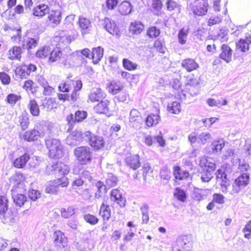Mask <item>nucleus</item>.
<instances>
[{
  "mask_svg": "<svg viewBox=\"0 0 251 251\" xmlns=\"http://www.w3.org/2000/svg\"><path fill=\"white\" fill-rule=\"evenodd\" d=\"M46 145L50 157L59 158L63 156V146L58 139L49 137L46 140Z\"/></svg>",
  "mask_w": 251,
  "mask_h": 251,
  "instance_id": "nucleus-1",
  "label": "nucleus"
},
{
  "mask_svg": "<svg viewBox=\"0 0 251 251\" xmlns=\"http://www.w3.org/2000/svg\"><path fill=\"white\" fill-rule=\"evenodd\" d=\"M25 191L23 182H19L14 185L11 192L14 202L16 205L22 206L26 201V197L24 194Z\"/></svg>",
  "mask_w": 251,
  "mask_h": 251,
  "instance_id": "nucleus-2",
  "label": "nucleus"
},
{
  "mask_svg": "<svg viewBox=\"0 0 251 251\" xmlns=\"http://www.w3.org/2000/svg\"><path fill=\"white\" fill-rule=\"evenodd\" d=\"M74 152L77 160L81 164H87L92 160L93 152L87 146L77 147L74 150Z\"/></svg>",
  "mask_w": 251,
  "mask_h": 251,
  "instance_id": "nucleus-3",
  "label": "nucleus"
},
{
  "mask_svg": "<svg viewBox=\"0 0 251 251\" xmlns=\"http://www.w3.org/2000/svg\"><path fill=\"white\" fill-rule=\"evenodd\" d=\"M39 130L35 129L26 131L23 135V138L28 141H33L37 140L39 138L44 137L46 134L49 127L46 125L39 127L36 126Z\"/></svg>",
  "mask_w": 251,
  "mask_h": 251,
  "instance_id": "nucleus-4",
  "label": "nucleus"
},
{
  "mask_svg": "<svg viewBox=\"0 0 251 251\" xmlns=\"http://www.w3.org/2000/svg\"><path fill=\"white\" fill-rule=\"evenodd\" d=\"M249 178L250 176L247 174H243L240 176L233 183L230 194L234 195L239 193L242 189L248 184Z\"/></svg>",
  "mask_w": 251,
  "mask_h": 251,
  "instance_id": "nucleus-5",
  "label": "nucleus"
},
{
  "mask_svg": "<svg viewBox=\"0 0 251 251\" xmlns=\"http://www.w3.org/2000/svg\"><path fill=\"white\" fill-rule=\"evenodd\" d=\"M69 171V167L60 162L53 163L52 164L48 165L46 169V174L48 175L58 173L60 175H65L68 174Z\"/></svg>",
  "mask_w": 251,
  "mask_h": 251,
  "instance_id": "nucleus-6",
  "label": "nucleus"
},
{
  "mask_svg": "<svg viewBox=\"0 0 251 251\" xmlns=\"http://www.w3.org/2000/svg\"><path fill=\"white\" fill-rule=\"evenodd\" d=\"M84 135L89 140L90 145L96 149H99L103 147L104 145L103 139L102 137L96 136L90 131H86Z\"/></svg>",
  "mask_w": 251,
  "mask_h": 251,
  "instance_id": "nucleus-7",
  "label": "nucleus"
},
{
  "mask_svg": "<svg viewBox=\"0 0 251 251\" xmlns=\"http://www.w3.org/2000/svg\"><path fill=\"white\" fill-rule=\"evenodd\" d=\"M208 8L207 0H198L192 10L195 15L203 16L207 12Z\"/></svg>",
  "mask_w": 251,
  "mask_h": 251,
  "instance_id": "nucleus-8",
  "label": "nucleus"
},
{
  "mask_svg": "<svg viewBox=\"0 0 251 251\" xmlns=\"http://www.w3.org/2000/svg\"><path fill=\"white\" fill-rule=\"evenodd\" d=\"M102 25L109 33L117 37H120V31L113 21L108 18H105L103 21Z\"/></svg>",
  "mask_w": 251,
  "mask_h": 251,
  "instance_id": "nucleus-9",
  "label": "nucleus"
},
{
  "mask_svg": "<svg viewBox=\"0 0 251 251\" xmlns=\"http://www.w3.org/2000/svg\"><path fill=\"white\" fill-rule=\"evenodd\" d=\"M128 119L130 125L135 128L139 127L142 122L141 113L136 109L130 111Z\"/></svg>",
  "mask_w": 251,
  "mask_h": 251,
  "instance_id": "nucleus-10",
  "label": "nucleus"
},
{
  "mask_svg": "<svg viewBox=\"0 0 251 251\" xmlns=\"http://www.w3.org/2000/svg\"><path fill=\"white\" fill-rule=\"evenodd\" d=\"M48 14V20L53 26H57L60 23L62 19V12L60 9L49 11Z\"/></svg>",
  "mask_w": 251,
  "mask_h": 251,
  "instance_id": "nucleus-11",
  "label": "nucleus"
},
{
  "mask_svg": "<svg viewBox=\"0 0 251 251\" xmlns=\"http://www.w3.org/2000/svg\"><path fill=\"white\" fill-rule=\"evenodd\" d=\"M181 67L188 72L197 70L199 67L198 63L193 58H186L182 60Z\"/></svg>",
  "mask_w": 251,
  "mask_h": 251,
  "instance_id": "nucleus-12",
  "label": "nucleus"
},
{
  "mask_svg": "<svg viewBox=\"0 0 251 251\" xmlns=\"http://www.w3.org/2000/svg\"><path fill=\"white\" fill-rule=\"evenodd\" d=\"M71 84L72 88L73 87L74 90L71 95V100L76 101L79 96V91L81 89L82 87V83L80 80H71Z\"/></svg>",
  "mask_w": 251,
  "mask_h": 251,
  "instance_id": "nucleus-13",
  "label": "nucleus"
},
{
  "mask_svg": "<svg viewBox=\"0 0 251 251\" xmlns=\"http://www.w3.org/2000/svg\"><path fill=\"white\" fill-rule=\"evenodd\" d=\"M82 134L79 131L72 132L66 138V143L70 146H74L80 142L82 139Z\"/></svg>",
  "mask_w": 251,
  "mask_h": 251,
  "instance_id": "nucleus-14",
  "label": "nucleus"
},
{
  "mask_svg": "<svg viewBox=\"0 0 251 251\" xmlns=\"http://www.w3.org/2000/svg\"><path fill=\"white\" fill-rule=\"evenodd\" d=\"M49 10V7L47 4H40L34 7L32 13L36 17L42 18L48 14Z\"/></svg>",
  "mask_w": 251,
  "mask_h": 251,
  "instance_id": "nucleus-15",
  "label": "nucleus"
},
{
  "mask_svg": "<svg viewBox=\"0 0 251 251\" xmlns=\"http://www.w3.org/2000/svg\"><path fill=\"white\" fill-rule=\"evenodd\" d=\"M54 244L60 247L64 248L67 245V238L64 234L60 230L54 232Z\"/></svg>",
  "mask_w": 251,
  "mask_h": 251,
  "instance_id": "nucleus-16",
  "label": "nucleus"
},
{
  "mask_svg": "<svg viewBox=\"0 0 251 251\" xmlns=\"http://www.w3.org/2000/svg\"><path fill=\"white\" fill-rule=\"evenodd\" d=\"M222 52L220 54V58L226 62L229 63L232 59V50L226 44H223L221 47Z\"/></svg>",
  "mask_w": 251,
  "mask_h": 251,
  "instance_id": "nucleus-17",
  "label": "nucleus"
},
{
  "mask_svg": "<svg viewBox=\"0 0 251 251\" xmlns=\"http://www.w3.org/2000/svg\"><path fill=\"white\" fill-rule=\"evenodd\" d=\"M200 165L201 168H204L206 171H213L216 168V165L213 162L212 159L206 156H203L201 158Z\"/></svg>",
  "mask_w": 251,
  "mask_h": 251,
  "instance_id": "nucleus-18",
  "label": "nucleus"
},
{
  "mask_svg": "<svg viewBox=\"0 0 251 251\" xmlns=\"http://www.w3.org/2000/svg\"><path fill=\"white\" fill-rule=\"evenodd\" d=\"M105 97V93L100 88L93 89L89 95V100L92 101H98Z\"/></svg>",
  "mask_w": 251,
  "mask_h": 251,
  "instance_id": "nucleus-19",
  "label": "nucleus"
},
{
  "mask_svg": "<svg viewBox=\"0 0 251 251\" xmlns=\"http://www.w3.org/2000/svg\"><path fill=\"white\" fill-rule=\"evenodd\" d=\"M126 164L133 170H136L140 166L139 161V156L138 155H133L127 156L126 159Z\"/></svg>",
  "mask_w": 251,
  "mask_h": 251,
  "instance_id": "nucleus-20",
  "label": "nucleus"
},
{
  "mask_svg": "<svg viewBox=\"0 0 251 251\" xmlns=\"http://www.w3.org/2000/svg\"><path fill=\"white\" fill-rule=\"evenodd\" d=\"M179 248L178 251H188L191 248V243L190 238L183 236L177 241Z\"/></svg>",
  "mask_w": 251,
  "mask_h": 251,
  "instance_id": "nucleus-21",
  "label": "nucleus"
},
{
  "mask_svg": "<svg viewBox=\"0 0 251 251\" xmlns=\"http://www.w3.org/2000/svg\"><path fill=\"white\" fill-rule=\"evenodd\" d=\"M210 191V189L195 188L193 191V198L196 201H200L205 199L208 195Z\"/></svg>",
  "mask_w": 251,
  "mask_h": 251,
  "instance_id": "nucleus-22",
  "label": "nucleus"
},
{
  "mask_svg": "<svg viewBox=\"0 0 251 251\" xmlns=\"http://www.w3.org/2000/svg\"><path fill=\"white\" fill-rule=\"evenodd\" d=\"M159 113V110L158 111V113L151 114L148 116L145 120V123L147 126L151 127L158 124L161 120Z\"/></svg>",
  "mask_w": 251,
  "mask_h": 251,
  "instance_id": "nucleus-23",
  "label": "nucleus"
},
{
  "mask_svg": "<svg viewBox=\"0 0 251 251\" xmlns=\"http://www.w3.org/2000/svg\"><path fill=\"white\" fill-rule=\"evenodd\" d=\"M144 29L143 24L139 22L135 21L130 23L129 31L133 34L138 35L140 34Z\"/></svg>",
  "mask_w": 251,
  "mask_h": 251,
  "instance_id": "nucleus-24",
  "label": "nucleus"
},
{
  "mask_svg": "<svg viewBox=\"0 0 251 251\" xmlns=\"http://www.w3.org/2000/svg\"><path fill=\"white\" fill-rule=\"evenodd\" d=\"M123 88V85L120 81H112L107 86L109 92L114 95L118 93Z\"/></svg>",
  "mask_w": 251,
  "mask_h": 251,
  "instance_id": "nucleus-25",
  "label": "nucleus"
},
{
  "mask_svg": "<svg viewBox=\"0 0 251 251\" xmlns=\"http://www.w3.org/2000/svg\"><path fill=\"white\" fill-rule=\"evenodd\" d=\"M225 145V141L223 138H219L211 143V149L214 153L220 152Z\"/></svg>",
  "mask_w": 251,
  "mask_h": 251,
  "instance_id": "nucleus-26",
  "label": "nucleus"
},
{
  "mask_svg": "<svg viewBox=\"0 0 251 251\" xmlns=\"http://www.w3.org/2000/svg\"><path fill=\"white\" fill-rule=\"evenodd\" d=\"M22 49L19 46H14L8 50V58L10 60H20Z\"/></svg>",
  "mask_w": 251,
  "mask_h": 251,
  "instance_id": "nucleus-27",
  "label": "nucleus"
},
{
  "mask_svg": "<svg viewBox=\"0 0 251 251\" xmlns=\"http://www.w3.org/2000/svg\"><path fill=\"white\" fill-rule=\"evenodd\" d=\"M39 39L26 37L23 41V47L29 50L36 47L38 44Z\"/></svg>",
  "mask_w": 251,
  "mask_h": 251,
  "instance_id": "nucleus-28",
  "label": "nucleus"
},
{
  "mask_svg": "<svg viewBox=\"0 0 251 251\" xmlns=\"http://www.w3.org/2000/svg\"><path fill=\"white\" fill-rule=\"evenodd\" d=\"M103 55V49L99 47L94 48L92 52V59L94 64H97L101 59Z\"/></svg>",
  "mask_w": 251,
  "mask_h": 251,
  "instance_id": "nucleus-29",
  "label": "nucleus"
},
{
  "mask_svg": "<svg viewBox=\"0 0 251 251\" xmlns=\"http://www.w3.org/2000/svg\"><path fill=\"white\" fill-rule=\"evenodd\" d=\"M99 214L104 221H108L111 217V210L109 205L105 204L103 202L100 207Z\"/></svg>",
  "mask_w": 251,
  "mask_h": 251,
  "instance_id": "nucleus-30",
  "label": "nucleus"
},
{
  "mask_svg": "<svg viewBox=\"0 0 251 251\" xmlns=\"http://www.w3.org/2000/svg\"><path fill=\"white\" fill-rule=\"evenodd\" d=\"M27 107L31 114L34 116H38L40 114V109L37 101L33 99H30Z\"/></svg>",
  "mask_w": 251,
  "mask_h": 251,
  "instance_id": "nucleus-31",
  "label": "nucleus"
},
{
  "mask_svg": "<svg viewBox=\"0 0 251 251\" xmlns=\"http://www.w3.org/2000/svg\"><path fill=\"white\" fill-rule=\"evenodd\" d=\"M78 25L82 31V33H83L84 31L90 30L91 26V22L89 19L83 16H80L79 18Z\"/></svg>",
  "mask_w": 251,
  "mask_h": 251,
  "instance_id": "nucleus-32",
  "label": "nucleus"
},
{
  "mask_svg": "<svg viewBox=\"0 0 251 251\" xmlns=\"http://www.w3.org/2000/svg\"><path fill=\"white\" fill-rule=\"evenodd\" d=\"M51 51V48L50 46H44L38 50L36 52V56L39 58L44 59L48 56Z\"/></svg>",
  "mask_w": 251,
  "mask_h": 251,
  "instance_id": "nucleus-33",
  "label": "nucleus"
},
{
  "mask_svg": "<svg viewBox=\"0 0 251 251\" xmlns=\"http://www.w3.org/2000/svg\"><path fill=\"white\" fill-rule=\"evenodd\" d=\"M29 159V155L27 153H25L15 160L14 165L16 168H22L26 164Z\"/></svg>",
  "mask_w": 251,
  "mask_h": 251,
  "instance_id": "nucleus-34",
  "label": "nucleus"
},
{
  "mask_svg": "<svg viewBox=\"0 0 251 251\" xmlns=\"http://www.w3.org/2000/svg\"><path fill=\"white\" fill-rule=\"evenodd\" d=\"M212 139V135L206 131L202 132L198 136V143L201 145H204L210 142Z\"/></svg>",
  "mask_w": 251,
  "mask_h": 251,
  "instance_id": "nucleus-35",
  "label": "nucleus"
},
{
  "mask_svg": "<svg viewBox=\"0 0 251 251\" xmlns=\"http://www.w3.org/2000/svg\"><path fill=\"white\" fill-rule=\"evenodd\" d=\"M189 32V29L188 27H183L179 31L178 39L180 44L184 45L186 43Z\"/></svg>",
  "mask_w": 251,
  "mask_h": 251,
  "instance_id": "nucleus-36",
  "label": "nucleus"
},
{
  "mask_svg": "<svg viewBox=\"0 0 251 251\" xmlns=\"http://www.w3.org/2000/svg\"><path fill=\"white\" fill-rule=\"evenodd\" d=\"M131 10V4L127 1H123L119 6V11L122 15H127L130 13Z\"/></svg>",
  "mask_w": 251,
  "mask_h": 251,
  "instance_id": "nucleus-37",
  "label": "nucleus"
},
{
  "mask_svg": "<svg viewBox=\"0 0 251 251\" xmlns=\"http://www.w3.org/2000/svg\"><path fill=\"white\" fill-rule=\"evenodd\" d=\"M109 103V101L107 100L101 101L95 107V110L99 113H106L108 111Z\"/></svg>",
  "mask_w": 251,
  "mask_h": 251,
  "instance_id": "nucleus-38",
  "label": "nucleus"
},
{
  "mask_svg": "<svg viewBox=\"0 0 251 251\" xmlns=\"http://www.w3.org/2000/svg\"><path fill=\"white\" fill-rule=\"evenodd\" d=\"M168 110L171 113L178 114L181 111V105L178 101H173L167 106Z\"/></svg>",
  "mask_w": 251,
  "mask_h": 251,
  "instance_id": "nucleus-39",
  "label": "nucleus"
},
{
  "mask_svg": "<svg viewBox=\"0 0 251 251\" xmlns=\"http://www.w3.org/2000/svg\"><path fill=\"white\" fill-rule=\"evenodd\" d=\"M220 184V189L224 193H229L232 189V186L230 185L229 181L227 179L222 180L219 182Z\"/></svg>",
  "mask_w": 251,
  "mask_h": 251,
  "instance_id": "nucleus-40",
  "label": "nucleus"
},
{
  "mask_svg": "<svg viewBox=\"0 0 251 251\" xmlns=\"http://www.w3.org/2000/svg\"><path fill=\"white\" fill-rule=\"evenodd\" d=\"M174 169V175L176 179L182 180L188 177V172L181 170L178 167H176Z\"/></svg>",
  "mask_w": 251,
  "mask_h": 251,
  "instance_id": "nucleus-41",
  "label": "nucleus"
},
{
  "mask_svg": "<svg viewBox=\"0 0 251 251\" xmlns=\"http://www.w3.org/2000/svg\"><path fill=\"white\" fill-rule=\"evenodd\" d=\"M167 9L169 11L175 10L180 12L181 10L180 5L174 0H168L166 2Z\"/></svg>",
  "mask_w": 251,
  "mask_h": 251,
  "instance_id": "nucleus-42",
  "label": "nucleus"
},
{
  "mask_svg": "<svg viewBox=\"0 0 251 251\" xmlns=\"http://www.w3.org/2000/svg\"><path fill=\"white\" fill-rule=\"evenodd\" d=\"M61 56L62 52L59 50L56 49L52 50L51 49V51L49 56V61L50 62L57 61L60 59Z\"/></svg>",
  "mask_w": 251,
  "mask_h": 251,
  "instance_id": "nucleus-43",
  "label": "nucleus"
},
{
  "mask_svg": "<svg viewBox=\"0 0 251 251\" xmlns=\"http://www.w3.org/2000/svg\"><path fill=\"white\" fill-rule=\"evenodd\" d=\"M56 40L58 41L59 48L61 47V44H64L65 45L70 44L72 40H75L74 37H72L70 35H63L60 36H56Z\"/></svg>",
  "mask_w": 251,
  "mask_h": 251,
  "instance_id": "nucleus-44",
  "label": "nucleus"
},
{
  "mask_svg": "<svg viewBox=\"0 0 251 251\" xmlns=\"http://www.w3.org/2000/svg\"><path fill=\"white\" fill-rule=\"evenodd\" d=\"M3 214V222L6 224H11L16 222V215L13 212L9 211L7 213L5 212Z\"/></svg>",
  "mask_w": 251,
  "mask_h": 251,
  "instance_id": "nucleus-45",
  "label": "nucleus"
},
{
  "mask_svg": "<svg viewBox=\"0 0 251 251\" xmlns=\"http://www.w3.org/2000/svg\"><path fill=\"white\" fill-rule=\"evenodd\" d=\"M118 182L117 177L113 174H109L106 179V186L108 188L115 186Z\"/></svg>",
  "mask_w": 251,
  "mask_h": 251,
  "instance_id": "nucleus-46",
  "label": "nucleus"
},
{
  "mask_svg": "<svg viewBox=\"0 0 251 251\" xmlns=\"http://www.w3.org/2000/svg\"><path fill=\"white\" fill-rule=\"evenodd\" d=\"M123 65L124 67L128 71H133L136 69L138 66L136 63L126 58H124L123 60Z\"/></svg>",
  "mask_w": 251,
  "mask_h": 251,
  "instance_id": "nucleus-47",
  "label": "nucleus"
},
{
  "mask_svg": "<svg viewBox=\"0 0 251 251\" xmlns=\"http://www.w3.org/2000/svg\"><path fill=\"white\" fill-rule=\"evenodd\" d=\"M237 49L242 52H245L249 50V45L244 39H241L236 43Z\"/></svg>",
  "mask_w": 251,
  "mask_h": 251,
  "instance_id": "nucleus-48",
  "label": "nucleus"
},
{
  "mask_svg": "<svg viewBox=\"0 0 251 251\" xmlns=\"http://www.w3.org/2000/svg\"><path fill=\"white\" fill-rule=\"evenodd\" d=\"M75 214V208L73 206L68 207L67 208H62L61 209V216L64 218H68Z\"/></svg>",
  "mask_w": 251,
  "mask_h": 251,
  "instance_id": "nucleus-49",
  "label": "nucleus"
},
{
  "mask_svg": "<svg viewBox=\"0 0 251 251\" xmlns=\"http://www.w3.org/2000/svg\"><path fill=\"white\" fill-rule=\"evenodd\" d=\"M45 191L48 194H56L58 191V188L53 183V181H50L47 184Z\"/></svg>",
  "mask_w": 251,
  "mask_h": 251,
  "instance_id": "nucleus-50",
  "label": "nucleus"
},
{
  "mask_svg": "<svg viewBox=\"0 0 251 251\" xmlns=\"http://www.w3.org/2000/svg\"><path fill=\"white\" fill-rule=\"evenodd\" d=\"M7 199L4 196H0V214L5 213L8 208Z\"/></svg>",
  "mask_w": 251,
  "mask_h": 251,
  "instance_id": "nucleus-51",
  "label": "nucleus"
},
{
  "mask_svg": "<svg viewBox=\"0 0 251 251\" xmlns=\"http://www.w3.org/2000/svg\"><path fill=\"white\" fill-rule=\"evenodd\" d=\"M174 196L178 200L181 201H184L186 199L185 192L179 188H176L175 189Z\"/></svg>",
  "mask_w": 251,
  "mask_h": 251,
  "instance_id": "nucleus-52",
  "label": "nucleus"
},
{
  "mask_svg": "<svg viewBox=\"0 0 251 251\" xmlns=\"http://www.w3.org/2000/svg\"><path fill=\"white\" fill-rule=\"evenodd\" d=\"M160 33V30L155 26H151L149 28L147 31V34L150 38H156Z\"/></svg>",
  "mask_w": 251,
  "mask_h": 251,
  "instance_id": "nucleus-53",
  "label": "nucleus"
},
{
  "mask_svg": "<svg viewBox=\"0 0 251 251\" xmlns=\"http://www.w3.org/2000/svg\"><path fill=\"white\" fill-rule=\"evenodd\" d=\"M57 187L61 186L62 187H66L69 184V180L67 177L63 176L61 178L53 180Z\"/></svg>",
  "mask_w": 251,
  "mask_h": 251,
  "instance_id": "nucleus-54",
  "label": "nucleus"
},
{
  "mask_svg": "<svg viewBox=\"0 0 251 251\" xmlns=\"http://www.w3.org/2000/svg\"><path fill=\"white\" fill-rule=\"evenodd\" d=\"M111 199L112 201H116L118 203L122 201V194L117 189H114L111 193Z\"/></svg>",
  "mask_w": 251,
  "mask_h": 251,
  "instance_id": "nucleus-55",
  "label": "nucleus"
},
{
  "mask_svg": "<svg viewBox=\"0 0 251 251\" xmlns=\"http://www.w3.org/2000/svg\"><path fill=\"white\" fill-rule=\"evenodd\" d=\"M162 8L161 0H152V8L155 14H158L159 11Z\"/></svg>",
  "mask_w": 251,
  "mask_h": 251,
  "instance_id": "nucleus-56",
  "label": "nucleus"
},
{
  "mask_svg": "<svg viewBox=\"0 0 251 251\" xmlns=\"http://www.w3.org/2000/svg\"><path fill=\"white\" fill-rule=\"evenodd\" d=\"M59 90L63 92H68L72 89L71 80L62 82L58 87Z\"/></svg>",
  "mask_w": 251,
  "mask_h": 251,
  "instance_id": "nucleus-57",
  "label": "nucleus"
},
{
  "mask_svg": "<svg viewBox=\"0 0 251 251\" xmlns=\"http://www.w3.org/2000/svg\"><path fill=\"white\" fill-rule=\"evenodd\" d=\"M84 219L86 222L91 225H96L99 221V219L96 216L90 214H85Z\"/></svg>",
  "mask_w": 251,
  "mask_h": 251,
  "instance_id": "nucleus-58",
  "label": "nucleus"
},
{
  "mask_svg": "<svg viewBox=\"0 0 251 251\" xmlns=\"http://www.w3.org/2000/svg\"><path fill=\"white\" fill-rule=\"evenodd\" d=\"M207 103L210 106H219V105H226L227 101L225 99H223V102L222 103L220 100H215L213 99H208L207 100Z\"/></svg>",
  "mask_w": 251,
  "mask_h": 251,
  "instance_id": "nucleus-59",
  "label": "nucleus"
},
{
  "mask_svg": "<svg viewBox=\"0 0 251 251\" xmlns=\"http://www.w3.org/2000/svg\"><path fill=\"white\" fill-rule=\"evenodd\" d=\"M244 237L247 239L251 238V220L249 221L243 229Z\"/></svg>",
  "mask_w": 251,
  "mask_h": 251,
  "instance_id": "nucleus-60",
  "label": "nucleus"
},
{
  "mask_svg": "<svg viewBox=\"0 0 251 251\" xmlns=\"http://www.w3.org/2000/svg\"><path fill=\"white\" fill-rule=\"evenodd\" d=\"M212 171L210 170L204 171L201 175V178L203 182H208L213 177Z\"/></svg>",
  "mask_w": 251,
  "mask_h": 251,
  "instance_id": "nucleus-61",
  "label": "nucleus"
},
{
  "mask_svg": "<svg viewBox=\"0 0 251 251\" xmlns=\"http://www.w3.org/2000/svg\"><path fill=\"white\" fill-rule=\"evenodd\" d=\"M42 104L43 106L46 108L48 111L51 110L54 106V103L52 99L50 98L44 100Z\"/></svg>",
  "mask_w": 251,
  "mask_h": 251,
  "instance_id": "nucleus-62",
  "label": "nucleus"
},
{
  "mask_svg": "<svg viewBox=\"0 0 251 251\" xmlns=\"http://www.w3.org/2000/svg\"><path fill=\"white\" fill-rule=\"evenodd\" d=\"M20 123L22 129H26L29 125L28 118L26 116L22 115L19 117Z\"/></svg>",
  "mask_w": 251,
  "mask_h": 251,
  "instance_id": "nucleus-63",
  "label": "nucleus"
},
{
  "mask_svg": "<svg viewBox=\"0 0 251 251\" xmlns=\"http://www.w3.org/2000/svg\"><path fill=\"white\" fill-rule=\"evenodd\" d=\"M87 116L86 112L84 111H77L75 115V121L79 122L83 120Z\"/></svg>",
  "mask_w": 251,
  "mask_h": 251,
  "instance_id": "nucleus-64",
  "label": "nucleus"
}]
</instances>
